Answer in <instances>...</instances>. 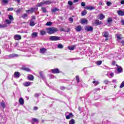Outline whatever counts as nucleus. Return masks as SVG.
Returning <instances> with one entry per match:
<instances>
[{"label": "nucleus", "mask_w": 124, "mask_h": 124, "mask_svg": "<svg viewBox=\"0 0 124 124\" xmlns=\"http://www.w3.org/2000/svg\"><path fill=\"white\" fill-rule=\"evenodd\" d=\"M46 31L48 34H53V33H55V32L58 31V29L54 27L49 28H46Z\"/></svg>", "instance_id": "f257e3e1"}, {"label": "nucleus", "mask_w": 124, "mask_h": 124, "mask_svg": "<svg viewBox=\"0 0 124 124\" xmlns=\"http://www.w3.org/2000/svg\"><path fill=\"white\" fill-rule=\"evenodd\" d=\"M49 39L51 41H58L61 40V37L56 36H51L49 37Z\"/></svg>", "instance_id": "f03ea898"}, {"label": "nucleus", "mask_w": 124, "mask_h": 124, "mask_svg": "<svg viewBox=\"0 0 124 124\" xmlns=\"http://www.w3.org/2000/svg\"><path fill=\"white\" fill-rule=\"evenodd\" d=\"M68 114V112H66L65 113V116H66V119L67 120H69V119H71V118H72L73 117V114H72V113H69V114L67 115Z\"/></svg>", "instance_id": "7ed1b4c3"}, {"label": "nucleus", "mask_w": 124, "mask_h": 124, "mask_svg": "<svg viewBox=\"0 0 124 124\" xmlns=\"http://www.w3.org/2000/svg\"><path fill=\"white\" fill-rule=\"evenodd\" d=\"M102 24V22L99 20L96 19L94 20V23H93V25L94 26H98L99 25H101Z\"/></svg>", "instance_id": "20e7f679"}, {"label": "nucleus", "mask_w": 124, "mask_h": 124, "mask_svg": "<svg viewBox=\"0 0 124 124\" xmlns=\"http://www.w3.org/2000/svg\"><path fill=\"white\" fill-rule=\"evenodd\" d=\"M98 19L99 20H103L105 18V16L103 14H100L98 15Z\"/></svg>", "instance_id": "39448f33"}, {"label": "nucleus", "mask_w": 124, "mask_h": 124, "mask_svg": "<svg viewBox=\"0 0 124 124\" xmlns=\"http://www.w3.org/2000/svg\"><path fill=\"white\" fill-rule=\"evenodd\" d=\"M14 38L15 39V40H20V39H22L21 35L18 34L15 35L14 36Z\"/></svg>", "instance_id": "423d86ee"}, {"label": "nucleus", "mask_w": 124, "mask_h": 124, "mask_svg": "<svg viewBox=\"0 0 124 124\" xmlns=\"http://www.w3.org/2000/svg\"><path fill=\"white\" fill-rule=\"evenodd\" d=\"M35 9H36V10H37V9L35 8H31V9L27 10L26 12L27 13H33V12H34Z\"/></svg>", "instance_id": "0eeeda50"}, {"label": "nucleus", "mask_w": 124, "mask_h": 124, "mask_svg": "<svg viewBox=\"0 0 124 124\" xmlns=\"http://www.w3.org/2000/svg\"><path fill=\"white\" fill-rule=\"evenodd\" d=\"M80 23L82 24H87L88 23V19L86 18H82L80 20Z\"/></svg>", "instance_id": "6e6552de"}, {"label": "nucleus", "mask_w": 124, "mask_h": 124, "mask_svg": "<svg viewBox=\"0 0 124 124\" xmlns=\"http://www.w3.org/2000/svg\"><path fill=\"white\" fill-rule=\"evenodd\" d=\"M85 30L87 31H93V29L92 26H88L85 28Z\"/></svg>", "instance_id": "1a4fd4ad"}, {"label": "nucleus", "mask_w": 124, "mask_h": 124, "mask_svg": "<svg viewBox=\"0 0 124 124\" xmlns=\"http://www.w3.org/2000/svg\"><path fill=\"white\" fill-rule=\"evenodd\" d=\"M9 2V0H1V3L3 5H5L6 4H7Z\"/></svg>", "instance_id": "9d476101"}, {"label": "nucleus", "mask_w": 124, "mask_h": 124, "mask_svg": "<svg viewBox=\"0 0 124 124\" xmlns=\"http://www.w3.org/2000/svg\"><path fill=\"white\" fill-rule=\"evenodd\" d=\"M84 8L87 10H93V9H94V7L87 6L85 7Z\"/></svg>", "instance_id": "9b49d317"}, {"label": "nucleus", "mask_w": 124, "mask_h": 124, "mask_svg": "<svg viewBox=\"0 0 124 124\" xmlns=\"http://www.w3.org/2000/svg\"><path fill=\"white\" fill-rule=\"evenodd\" d=\"M19 102L21 105H24V104L25 103V101H24V99L23 98H20L19 99Z\"/></svg>", "instance_id": "f8f14e48"}, {"label": "nucleus", "mask_w": 124, "mask_h": 124, "mask_svg": "<svg viewBox=\"0 0 124 124\" xmlns=\"http://www.w3.org/2000/svg\"><path fill=\"white\" fill-rule=\"evenodd\" d=\"M117 13L119 16H124V11H122V10H119L117 11Z\"/></svg>", "instance_id": "ddd939ff"}, {"label": "nucleus", "mask_w": 124, "mask_h": 124, "mask_svg": "<svg viewBox=\"0 0 124 124\" xmlns=\"http://www.w3.org/2000/svg\"><path fill=\"white\" fill-rule=\"evenodd\" d=\"M81 30H83V28H82L81 26H78L76 28V31H81Z\"/></svg>", "instance_id": "4468645a"}, {"label": "nucleus", "mask_w": 124, "mask_h": 124, "mask_svg": "<svg viewBox=\"0 0 124 124\" xmlns=\"http://www.w3.org/2000/svg\"><path fill=\"white\" fill-rule=\"evenodd\" d=\"M51 71L52 73L56 74V73H60V71L59 70V69L56 68L54 69L51 70Z\"/></svg>", "instance_id": "2eb2a0df"}, {"label": "nucleus", "mask_w": 124, "mask_h": 124, "mask_svg": "<svg viewBox=\"0 0 124 124\" xmlns=\"http://www.w3.org/2000/svg\"><path fill=\"white\" fill-rule=\"evenodd\" d=\"M31 82H26L24 83L23 85L24 87H29V86H31Z\"/></svg>", "instance_id": "dca6fc26"}, {"label": "nucleus", "mask_w": 124, "mask_h": 124, "mask_svg": "<svg viewBox=\"0 0 124 124\" xmlns=\"http://www.w3.org/2000/svg\"><path fill=\"white\" fill-rule=\"evenodd\" d=\"M116 37L118 40H121L122 39V34H116Z\"/></svg>", "instance_id": "f3484780"}, {"label": "nucleus", "mask_w": 124, "mask_h": 124, "mask_svg": "<svg viewBox=\"0 0 124 124\" xmlns=\"http://www.w3.org/2000/svg\"><path fill=\"white\" fill-rule=\"evenodd\" d=\"M103 36H104V37H108V36H109V33H108V32L107 31H105L104 32H103Z\"/></svg>", "instance_id": "a211bd4d"}, {"label": "nucleus", "mask_w": 124, "mask_h": 124, "mask_svg": "<svg viewBox=\"0 0 124 124\" xmlns=\"http://www.w3.org/2000/svg\"><path fill=\"white\" fill-rule=\"evenodd\" d=\"M37 34H38V33L36 32H33L31 33V37H32V38L37 37Z\"/></svg>", "instance_id": "6ab92c4d"}, {"label": "nucleus", "mask_w": 124, "mask_h": 124, "mask_svg": "<svg viewBox=\"0 0 124 124\" xmlns=\"http://www.w3.org/2000/svg\"><path fill=\"white\" fill-rule=\"evenodd\" d=\"M28 78L30 81H32L33 80V76L32 75H29Z\"/></svg>", "instance_id": "aec40b11"}, {"label": "nucleus", "mask_w": 124, "mask_h": 124, "mask_svg": "<svg viewBox=\"0 0 124 124\" xmlns=\"http://www.w3.org/2000/svg\"><path fill=\"white\" fill-rule=\"evenodd\" d=\"M46 51H47V49L44 48L40 49V52L41 53V54H44Z\"/></svg>", "instance_id": "412c9836"}, {"label": "nucleus", "mask_w": 124, "mask_h": 124, "mask_svg": "<svg viewBox=\"0 0 124 124\" xmlns=\"http://www.w3.org/2000/svg\"><path fill=\"white\" fill-rule=\"evenodd\" d=\"M14 76L16 78H19L20 77V73L18 72H16L14 74Z\"/></svg>", "instance_id": "4be33fe9"}, {"label": "nucleus", "mask_w": 124, "mask_h": 124, "mask_svg": "<svg viewBox=\"0 0 124 124\" xmlns=\"http://www.w3.org/2000/svg\"><path fill=\"white\" fill-rule=\"evenodd\" d=\"M41 11L43 12V13H46L47 12V10H46V8L44 7H42L41 8Z\"/></svg>", "instance_id": "5701e85b"}, {"label": "nucleus", "mask_w": 124, "mask_h": 124, "mask_svg": "<svg viewBox=\"0 0 124 124\" xmlns=\"http://www.w3.org/2000/svg\"><path fill=\"white\" fill-rule=\"evenodd\" d=\"M44 4H45V3H44V1L42 2L41 3H38V4L37 5V6L38 7H40V6H42L44 5Z\"/></svg>", "instance_id": "b1692460"}, {"label": "nucleus", "mask_w": 124, "mask_h": 124, "mask_svg": "<svg viewBox=\"0 0 124 124\" xmlns=\"http://www.w3.org/2000/svg\"><path fill=\"white\" fill-rule=\"evenodd\" d=\"M45 4H51L52 3V1L50 0H46L44 1Z\"/></svg>", "instance_id": "393cba45"}, {"label": "nucleus", "mask_w": 124, "mask_h": 124, "mask_svg": "<svg viewBox=\"0 0 124 124\" xmlns=\"http://www.w3.org/2000/svg\"><path fill=\"white\" fill-rule=\"evenodd\" d=\"M57 47L59 49H62V48H63V46L62 44H59L57 45Z\"/></svg>", "instance_id": "a878e982"}, {"label": "nucleus", "mask_w": 124, "mask_h": 124, "mask_svg": "<svg viewBox=\"0 0 124 124\" xmlns=\"http://www.w3.org/2000/svg\"><path fill=\"white\" fill-rule=\"evenodd\" d=\"M117 71H118L119 73H121V72H123V68H122V67H119L117 68Z\"/></svg>", "instance_id": "bb28decb"}, {"label": "nucleus", "mask_w": 124, "mask_h": 124, "mask_svg": "<svg viewBox=\"0 0 124 124\" xmlns=\"http://www.w3.org/2000/svg\"><path fill=\"white\" fill-rule=\"evenodd\" d=\"M88 13V11L87 10H84L82 13H81V15L82 16H85Z\"/></svg>", "instance_id": "cd10ccee"}, {"label": "nucleus", "mask_w": 124, "mask_h": 124, "mask_svg": "<svg viewBox=\"0 0 124 124\" xmlns=\"http://www.w3.org/2000/svg\"><path fill=\"white\" fill-rule=\"evenodd\" d=\"M74 48H75V46H68V49H69V50H74Z\"/></svg>", "instance_id": "c85d7f7f"}, {"label": "nucleus", "mask_w": 124, "mask_h": 124, "mask_svg": "<svg viewBox=\"0 0 124 124\" xmlns=\"http://www.w3.org/2000/svg\"><path fill=\"white\" fill-rule=\"evenodd\" d=\"M35 25V23H34V22L32 20H30V26L31 27H33Z\"/></svg>", "instance_id": "c756f323"}, {"label": "nucleus", "mask_w": 124, "mask_h": 124, "mask_svg": "<svg viewBox=\"0 0 124 124\" xmlns=\"http://www.w3.org/2000/svg\"><path fill=\"white\" fill-rule=\"evenodd\" d=\"M8 18L10 20V21H13V20H14L13 16L11 15H8Z\"/></svg>", "instance_id": "7c9ffc66"}, {"label": "nucleus", "mask_w": 124, "mask_h": 124, "mask_svg": "<svg viewBox=\"0 0 124 124\" xmlns=\"http://www.w3.org/2000/svg\"><path fill=\"white\" fill-rule=\"evenodd\" d=\"M75 124V120L74 119H71L70 120L69 124Z\"/></svg>", "instance_id": "2f4dec72"}, {"label": "nucleus", "mask_w": 124, "mask_h": 124, "mask_svg": "<svg viewBox=\"0 0 124 124\" xmlns=\"http://www.w3.org/2000/svg\"><path fill=\"white\" fill-rule=\"evenodd\" d=\"M113 21V19H112L111 17H109L108 19V24H110V23H111V22Z\"/></svg>", "instance_id": "473e14b6"}, {"label": "nucleus", "mask_w": 124, "mask_h": 124, "mask_svg": "<svg viewBox=\"0 0 124 124\" xmlns=\"http://www.w3.org/2000/svg\"><path fill=\"white\" fill-rule=\"evenodd\" d=\"M32 121L34 122V123H36L37 124H38V119L36 118H33L32 119Z\"/></svg>", "instance_id": "72a5a7b5"}, {"label": "nucleus", "mask_w": 124, "mask_h": 124, "mask_svg": "<svg viewBox=\"0 0 124 124\" xmlns=\"http://www.w3.org/2000/svg\"><path fill=\"white\" fill-rule=\"evenodd\" d=\"M52 22L49 21L46 23V26H52Z\"/></svg>", "instance_id": "f704fd0d"}, {"label": "nucleus", "mask_w": 124, "mask_h": 124, "mask_svg": "<svg viewBox=\"0 0 124 124\" xmlns=\"http://www.w3.org/2000/svg\"><path fill=\"white\" fill-rule=\"evenodd\" d=\"M93 83L94 84V86H97V85L99 84V82L96 81H93Z\"/></svg>", "instance_id": "c9c22d12"}, {"label": "nucleus", "mask_w": 124, "mask_h": 124, "mask_svg": "<svg viewBox=\"0 0 124 124\" xmlns=\"http://www.w3.org/2000/svg\"><path fill=\"white\" fill-rule=\"evenodd\" d=\"M22 69H23V70H25V71H31V70L29 68L23 67Z\"/></svg>", "instance_id": "e433bc0d"}, {"label": "nucleus", "mask_w": 124, "mask_h": 124, "mask_svg": "<svg viewBox=\"0 0 124 124\" xmlns=\"http://www.w3.org/2000/svg\"><path fill=\"white\" fill-rule=\"evenodd\" d=\"M40 33L42 35H44V34H46V31H41Z\"/></svg>", "instance_id": "4c0bfd02"}, {"label": "nucleus", "mask_w": 124, "mask_h": 124, "mask_svg": "<svg viewBox=\"0 0 124 124\" xmlns=\"http://www.w3.org/2000/svg\"><path fill=\"white\" fill-rule=\"evenodd\" d=\"M1 106L2 108H5V103L3 102L1 103Z\"/></svg>", "instance_id": "58836bf2"}, {"label": "nucleus", "mask_w": 124, "mask_h": 124, "mask_svg": "<svg viewBox=\"0 0 124 124\" xmlns=\"http://www.w3.org/2000/svg\"><path fill=\"white\" fill-rule=\"evenodd\" d=\"M52 12H56L57 11H59V9H58V8H55L54 9H52L51 10Z\"/></svg>", "instance_id": "ea45409f"}, {"label": "nucleus", "mask_w": 124, "mask_h": 124, "mask_svg": "<svg viewBox=\"0 0 124 124\" xmlns=\"http://www.w3.org/2000/svg\"><path fill=\"white\" fill-rule=\"evenodd\" d=\"M68 4L69 5V6H72L73 2L72 1H68Z\"/></svg>", "instance_id": "a19ab883"}, {"label": "nucleus", "mask_w": 124, "mask_h": 124, "mask_svg": "<svg viewBox=\"0 0 124 124\" xmlns=\"http://www.w3.org/2000/svg\"><path fill=\"white\" fill-rule=\"evenodd\" d=\"M0 28H6V24H0Z\"/></svg>", "instance_id": "79ce46f5"}, {"label": "nucleus", "mask_w": 124, "mask_h": 124, "mask_svg": "<svg viewBox=\"0 0 124 124\" xmlns=\"http://www.w3.org/2000/svg\"><path fill=\"white\" fill-rule=\"evenodd\" d=\"M101 63H102V61H97V62H96V64L98 65H100V64H101Z\"/></svg>", "instance_id": "37998d69"}, {"label": "nucleus", "mask_w": 124, "mask_h": 124, "mask_svg": "<svg viewBox=\"0 0 124 124\" xmlns=\"http://www.w3.org/2000/svg\"><path fill=\"white\" fill-rule=\"evenodd\" d=\"M28 17V15L26 14H24L23 16H22V17L23 18V19H26V18Z\"/></svg>", "instance_id": "c03bdc74"}, {"label": "nucleus", "mask_w": 124, "mask_h": 124, "mask_svg": "<svg viewBox=\"0 0 124 124\" xmlns=\"http://www.w3.org/2000/svg\"><path fill=\"white\" fill-rule=\"evenodd\" d=\"M76 78V80L77 81L78 83V82H79L80 81V79L79 78V76H77Z\"/></svg>", "instance_id": "a18cd8bd"}, {"label": "nucleus", "mask_w": 124, "mask_h": 124, "mask_svg": "<svg viewBox=\"0 0 124 124\" xmlns=\"http://www.w3.org/2000/svg\"><path fill=\"white\" fill-rule=\"evenodd\" d=\"M107 5H108V6H110V5H112V3H111V2L110 1H108L107 2Z\"/></svg>", "instance_id": "49530a36"}, {"label": "nucleus", "mask_w": 124, "mask_h": 124, "mask_svg": "<svg viewBox=\"0 0 124 124\" xmlns=\"http://www.w3.org/2000/svg\"><path fill=\"white\" fill-rule=\"evenodd\" d=\"M5 22H6V23H7V24H11V21L8 19H6Z\"/></svg>", "instance_id": "de8ad7c7"}, {"label": "nucleus", "mask_w": 124, "mask_h": 124, "mask_svg": "<svg viewBox=\"0 0 124 124\" xmlns=\"http://www.w3.org/2000/svg\"><path fill=\"white\" fill-rule=\"evenodd\" d=\"M120 87L121 89H122V88H124V81L121 83Z\"/></svg>", "instance_id": "09e8293b"}, {"label": "nucleus", "mask_w": 124, "mask_h": 124, "mask_svg": "<svg viewBox=\"0 0 124 124\" xmlns=\"http://www.w3.org/2000/svg\"><path fill=\"white\" fill-rule=\"evenodd\" d=\"M13 9V8H9L7 9V11H12Z\"/></svg>", "instance_id": "8fccbe9b"}, {"label": "nucleus", "mask_w": 124, "mask_h": 124, "mask_svg": "<svg viewBox=\"0 0 124 124\" xmlns=\"http://www.w3.org/2000/svg\"><path fill=\"white\" fill-rule=\"evenodd\" d=\"M15 11L16 12V13H20L21 11V9H18V10H15Z\"/></svg>", "instance_id": "3c124183"}, {"label": "nucleus", "mask_w": 124, "mask_h": 124, "mask_svg": "<svg viewBox=\"0 0 124 124\" xmlns=\"http://www.w3.org/2000/svg\"><path fill=\"white\" fill-rule=\"evenodd\" d=\"M104 82L105 84H109V83H110V82L107 80H105Z\"/></svg>", "instance_id": "603ef678"}, {"label": "nucleus", "mask_w": 124, "mask_h": 124, "mask_svg": "<svg viewBox=\"0 0 124 124\" xmlns=\"http://www.w3.org/2000/svg\"><path fill=\"white\" fill-rule=\"evenodd\" d=\"M69 21L71 22V23H72V22H73V18H72V17H70L69 18Z\"/></svg>", "instance_id": "864d4df0"}, {"label": "nucleus", "mask_w": 124, "mask_h": 124, "mask_svg": "<svg viewBox=\"0 0 124 124\" xmlns=\"http://www.w3.org/2000/svg\"><path fill=\"white\" fill-rule=\"evenodd\" d=\"M81 6H85L86 5V3H85V2H81Z\"/></svg>", "instance_id": "5fc2aeb1"}, {"label": "nucleus", "mask_w": 124, "mask_h": 124, "mask_svg": "<svg viewBox=\"0 0 124 124\" xmlns=\"http://www.w3.org/2000/svg\"><path fill=\"white\" fill-rule=\"evenodd\" d=\"M12 56L13 57H18V55L16 54H12Z\"/></svg>", "instance_id": "6e6d98bb"}, {"label": "nucleus", "mask_w": 124, "mask_h": 124, "mask_svg": "<svg viewBox=\"0 0 124 124\" xmlns=\"http://www.w3.org/2000/svg\"><path fill=\"white\" fill-rule=\"evenodd\" d=\"M40 75L41 78H42V79H43V75H42V72H40Z\"/></svg>", "instance_id": "4d7b16f0"}, {"label": "nucleus", "mask_w": 124, "mask_h": 124, "mask_svg": "<svg viewBox=\"0 0 124 124\" xmlns=\"http://www.w3.org/2000/svg\"><path fill=\"white\" fill-rule=\"evenodd\" d=\"M31 19L32 20H35V16H32Z\"/></svg>", "instance_id": "13d9d810"}, {"label": "nucleus", "mask_w": 124, "mask_h": 124, "mask_svg": "<svg viewBox=\"0 0 124 124\" xmlns=\"http://www.w3.org/2000/svg\"><path fill=\"white\" fill-rule=\"evenodd\" d=\"M39 96V94H38V93H35V94H34V96L35 97H37L38 96Z\"/></svg>", "instance_id": "bf43d9fd"}, {"label": "nucleus", "mask_w": 124, "mask_h": 124, "mask_svg": "<svg viewBox=\"0 0 124 124\" xmlns=\"http://www.w3.org/2000/svg\"><path fill=\"white\" fill-rule=\"evenodd\" d=\"M121 4H124V0H121Z\"/></svg>", "instance_id": "052dcab7"}, {"label": "nucleus", "mask_w": 124, "mask_h": 124, "mask_svg": "<svg viewBox=\"0 0 124 124\" xmlns=\"http://www.w3.org/2000/svg\"><path fill=\"white\" fill-rule=\"evenodd\" d=\"M110 76H111V77H113V76H114V74H113V73H110Z\"/></svg>", "instance_id": "680f3d73"}, {"label": "nucleus", "mask_w": 124, "mask_h": 124, "mask_svg": "<svg viewBox=\"0 0 124 124\" xmlns=\"http://www.w3.org/2000/svg\"><path fill=\"white\" fill-rule=\"evenodd\" d=\"M78 1H79V0H74V2H78Z\"/></svg>", "instance_id": "e2e57ef3"}, {"label": "nucleus", "mask_w": 124, "mask_h": 124, "mask_svg": "<svg viewBox=\"0 0 124 124\" xmlns=\"http://www.w3.org/2000/svg\"><path fill=\"white\" fill-rule=\"evenodd\" d=\"M122 23L123 25H124V19H122Z\"/></svg>", "instance_id": "0e129e2a"}, {"label": "nucleus", "mask_w": 124, "mask_h": 124, "mask_svg": "<svg viewBox=\"0 0 124 124\" xmlns=\"http://www.w3.org/2000/svg\"><path fill=\"white\" fill-rule=\"evenodd\" d=\"M61 90H64V89H65V88L64 87H62L61 88Z\"/></svg>", "instance_id": "69168bd1"}, {"label": "nucleus", "mask_w": 124, "mask_h": 124, "mask_svg": "<svg viewBox=\"0 0 124 124\" xmlns=\"http://www.w3.org/2000/svg\"><path fill=\"white\" fill-rule=\"evenodd\" d=\"M99 5H102V1L99 2Z\"/></svg>", "instance_id": "338daca9"}, {"label": "nucleus", "mask_w": 124, "mask_h": 124, "mask_svg": "<svg viewBox=\"0 0 124 124\" xmlns=\"http://www.w3.org/2000/svg\"><path fill=\"white\" fill-rule=\"evenodd\" d=\"M16 0V2H20V0Z\"/></svg>", "instance_id": "774afa93"}]
</instances>
